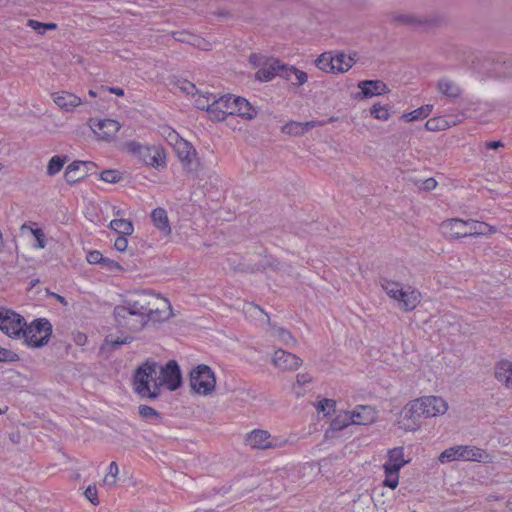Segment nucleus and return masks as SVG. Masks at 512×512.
<instances>
[{
  "label": "nucleus",
  "mask_w": 512,
  "mask_h": 512,
  "mask_svg": "<svg viewBox=\"0 0 512 512\" xmlns=\"http://www.w3.org/2000/svg\"><path fill=\"white\" fill-rule=\"evenodd\" d=\"M173 315L167 298L150 290H140L128 295L113 310L117 326L139 332L152 322H163Z\"/></svg>",
  "instance_id": "f257e3e1"
},
{
  "label": "nucleus",
  "mask_w": 512,
  "mask_h": 512,
  "mask_svg": "<svg viewBox=\"0 0 512 512\" xmlns=\"http://www.w3.org/2000/svg\"><path fill=\"white\" fill-rule=\"evenodd\" d=\"M181 385V372L175 360H170L165 366L152 359L139 365L133 375V389L141 398L156 399L161 394V388L170 391Z\"/></svg>",
  "instance_id": "f03ea898"
},
{
  "label": "nucleus",
  "mask_w": 512,
  "mask_h": 512,
  "mask_svg": "<svg viewBox=\"0 0 512 512\" xmlns=\"http://www.w3.org/2000/svg\"><path fill=\"white\" fill-rule=\"evenodd\" d=\"M381 287L387 296L396 302L397 307L404 312L415 310L422 300L419 290L412 286H404L394 280L383 279Z\"/></svg>",
  "instance_id": "7ed1b4c3"
},
{
  "label": "nucleus",
  "mask_w": 512,
  "mask_h": 512,
  "mask_svg": "<svg viewBox=\"0 0 512 512\" xmlns=\"http://www.w3.org/2000/svg\"><path fill=\"white\" fill-rule=\"evenodd\" d=\"M438 461L442 464L453 461L492 463L493 456L486 450L474 445H455L445 449L439 455Z\"/></svg>",
  "instance_id": "20e7f679"
},
{
  "label": "nucleus",
  "mask_w": 512,
  "mask_h": 512,
  "mask_svg": "<svg viewBox=\"0 0 512 512\" xmlns=\"http://www.w3.org/2000/svg\"><path fill=\"white\" fill-rule=\"evenodd\" d=\"M191 390L200 396H210L216 388V376L213 370L205 364H200L190 372Z\"/></svg>",
  "instance_id": "39448f33"
},
{
  "label": "nucleus",
  "mask_w": 512,
  "mask_h": 512,
  "mask_svg": "<svg viewBox=\"0 0 512 512\" xmlns=\"http://www.w3.org/2000/svg\"><path fill=\"white\" fill-rule=\"evenodd\" d=\"M244 312L250 317H261L262 320L268 325V328L266 329L267 333L271 337L281 342L283 345L293 347L297 344V341L292 333L283 327L272 324L269 316L259 306L253 303H248L244 306Z\"/></svg>",
  "instance_id": "423d86ee"
},
{
  "label": "nucleus",
  "mask_w": 512,
  "mask_h": 512,
  "mask_svg": "<svg viewBox=\"0 0 512 512\" xmlns=\"http://www.w3.org/2000/svg\"><path fill=\"white\" fill-rule=\"evenodd\" d=\"M52 335V325L47 319H36L26 326L22 336L28 346L38 348L46 345Z\"/></svg>",
  "instance_id": "0eeeda50"
},
{
  "label": "nucleus",
  "mask_w": 512,
  "mask_h": 512,
  "mask_svg": "<svg viewBox=\"0 0 512 512\" xmlns=\"http://www.w3.org/2000/svg\"><path fill=\"white\" fill-rule=\"evenodd\" d=\"M173 149L186 173L196 177L201 168V163L197 157L195 148L188 141L182 138L173 147Z\"/></svg>",
  "instance_id": "6e6552de"
},
{
  "label": "nucleus",
  "mask_w": 512,
  "mask_h": 512,
  "mask_svg": "<svg viewBox=\"0 0 512 512\" xmlns=\"http://www.w3.org/2000/svg\"><path fill=\"white\" fill-rule=\"evenodd\" d=\"M423 418L439 417L447 413L449 405L447 401L435 395L422 396L414 399Z\"/></svg>",
  "instance_id": "1a4fd4ad"
},
{
  "label": "nucleus",
  "mask_w": 512,
  "mask_h": 512,
  "mask_svg": "<svg viewBox=\"0 0 512 512\" xmlns=\"http://www.w3.org/2000/svg\"><path fill=\"white\" fill-rule=\"evenodd\" d=\"M245 442L252 449H276L286 445L287 441L273 437L267 430L255 429L248 433Z\"/></svg>",
  "instance_id": "9d476101"
},
{
  "label": "nucleus",
  "mask_w": 512,
  "mask_h": 512,
  "mask_svg": "<svg viewBox=\"0 0 512 512\" xmlns=\"http://www.w3.org/2000/svg\"><path fill=\"white\" fill-rule=\"evenodd\" d=\"M421 418H423L414 399L409 401L400 411L397 425L406 432H415L421 428Z\"/></svg>",
  "instance_id": "9b49d317"
},
{
  "label": "nucleus",
  "mask_w": 512,
  "mask_h": 512,
  "mask_svg": "<svg viewBox=\"0 0 512 512\" xmlns=\"http://www.w3.org/2000/svg\"><path fill=\"white\" fill-rule=\"evenodd\" d=\"M25 326L21 315L10 310H0V330L9 337L21 336Z\"/></svg>",
  "instance_id": "f8f14e48"
},
{
  "label": "nucleus",
  "mask_w": 512,
  "mask_h": 512,
  "mask_svg": "<svg viewBox=\"0 0 512 512\" xmlns=\"http://www.w3.org/2000/svg\"><path fill=\"white\" fill-rule=\"evenodd\" d=\"M235 95L226 94L216 97L210 110L212 121H224L228 116H234Z\"/></svg>",
  "instance_id": "ddd939ff"
},
{
  "label": "nucleus",
  "mask_w": 512,
  "mask_h": 512,
  "mask_svg": "<svg viewBox=\"0 0 512 512\" xmlns=\"http://www.w3.org/2000/svg\"><path fill=\"white\" fill-rule=\"evenodd\" d=\"M144 164L155 169L166 168V153L161 146H144L139 158Z\"/></svg>",
  "instance_id": "4468645a"
},
{
  "label": "nucleus",
  "mask_w": 512,
  "mask_h": 512,
  "mask_svg": "<svg viewBox=\"0 0 512 512\" xmlns=\"http://www.w3.org/2000/svg\"><path fill=\"white\" fill-rule=\"evenodd\" d=\"M91 128L99 140L111 142L115 139L121 125L116 120L104 119L93 123Z\"/></svg>",
  "instance_id": "2eb2a0df"
},
{
  "label": "nucleus",
  "mask_w": 512,
  "mask_h": 512,
  "mask_svg": "<svg viewBox=\"0 0 512 512\" xmlns=\"http://www.w3.org/2000/svg\"><path fill=\"white\" fill-rule=\"evenodd\" d=\"M272 363L282 371H295L302 365V359L293 353L278 349L272 356Z\"/></svg>",
  "instance_id": "dca6fc26"
},
{
  "label": "nucleus",
  "mask_w": 512,
  "mask_h": 512,
  "mask_svg": "<svg viewBox=\"0 0 512 512\" xmlns=\"http://www.w3.org/2000/svg\"><path fill=\"white\" fill-rule=\"evenodd\" d=\"M440 230L444 237L451 240L467 237L466 220L460 218L444 220L440 224Z\"/></svg>",
  "instance_id": "f3484780"
},
{
  "label": "nucleus",
  "mask_w": 512,
  "mask_h": 512,
  "mask_svg": "<svg viewBox=\"0 0 512 512\" xmlns=\"http://www.w3.org/2000/svg\"><path fill=\"white\" fill-rule=\"evenodd\" d=\"M53 102L63 111L72 112L83 104V100L69 91H58L51 94Z\"/></svg>",
  "instance_id": "a211bd4d"
},
{
  "label": "nucleus",
  "mask_w": 512,
  "mask_h": 512,
  "mask_svg": "<svg viewBox=\"0 0 512 512\" xmlns=\"http://www.w3.org/2000/svg\"><path fill=\"white\" fill-rule=\"evenodd\" d=\"M283 64L284 63L276 58H268L265 60L262 67L256 71L255 79L262 82L271 81L276 75L280 76V73L283 69Z\"/></svg>",
  "instance_id": "6ab92c4d"
},
{
  "label": "nucleus",
  "mask_w": 512,
  "mask_h": 512,
  "mask_svg": "<svg viewBox=\"0 0 512 512\" xmlns=\"http://www.w3.org/2000/svg\"><path fill=\"white\" fill-rule=\"evenodd\" d=\"M360 89V98H370L373 96L383 95L389 92L387 85L380 80H364L358 83Z\"/></svg>",
  "instance_id": "aec40b11"
},
{
  "label": "nucleus",
  "mask_w": 512,
  "mask_h": 512,
  "mask_svg": "<svg viewBox=\"0 0 512 512\" xmlns=\"http://www.w3.org/2000/svg\"><path fill=\"white\" fill-rule=\"evenodd\" d=\"M171 35L174 40L190 44L201 50H210L212 47L211 43L208 40L186 30L174 31L171 33Z\"/></svg>",
  "instance_id": "412c9836"
},
{
  "label": "nucleus",
  "mask_w": 512,
  "mask_h": 512,
  "mask_svg": "<svg viewBox=\"0 0 512 512\" xmlns=\"http://www.w3.org/2000/svg\"><path fill=\"white\" fill-rule=\"evenodd\" d=\"M350 412L354 425H370L377 418L376 410L369 405H358Z\"/></svg>",
  "instance_id": "4be33fe9"
},
{
  "label": "nucleus",
  "mask_w": 512,
  "mask_h": 512,
  "mask_svg": "<svg viewBox=\"0 0 512 512\" xmlns=\"http://www.w3.org/2000/svg\"><path fill=\"white\" fill-rule=\"evenodd\" d=\"M234 102V116H238L246 121H251L257 117V107L253 106L247 99L235 95Z\"/></svg>",
  "instance_id": "5701e85b"
},
{
  "label": "nucleus",
  "mask_w": 512,
  "mask_h": 512,
  "mask_svg": "<svg viewBox=\"0 0 512 512\" xmlns=\"http://www.w3.org/2000/svg\"><path fill=\"white\" fill-rule=\"evenodd\" d=\"M151 220L154 227L164 236L171 235L172 229L168 218V213L164 208L158 207L151 212Z\"/></svg>",
  "instance_id": "b1692460"
},
{
  "label": "nucleus",
  "mask_w": 512,
  "mask_h": 512,
  "mask_svg": "<svg viewBox=\"0 0 512 512\" xmlns=\"http://www.w3.org/2000/svg\"><path fill=\"white\" fill-rule=\"evenodd\" d=\"M407 463H409V460L405 459L404 447H395L388 450L383 468L400 471Z\"/></svg>",
  "instance_id": "393cba45"
},
{
  "label": "nucleus",
  "mask_w": 512,
  "mask_h": 512,
  "mask_svg": "<svg viewBox=\"0 0 512 512\" xmlns=\"http://www.w3.org/2000/svg\"><path fill=\"white\" fill-rule=\"evenodd\" d=\"M280 77L298 86L305 85L308 82V74L294 65L283 64Z\"/></svg>",
  "instance_id": "a878e982"
},
{
  "label": "nucleus",
  "mask_w": 512,
  "mask_h": 512,
  "mask_svg": "<svg viewBox=\"0 0 512 512\" xmlns=\"http://www.w3.org/2000/svg\"><path fill=\"white\" fill-rule=\"evenodd\" d=\"M323 125L320 121L297 122L290 121L282 127V132L287 135L301 136L307 131Z\"/></svg>",
  "instance_id": "bb28decb"
},
{
  "label": "nucleus",
  "mask_w": 512,
  "mask_h": 512,
  "mask_svg": "<svg viewBox=\"0 0 512 512\" xmlns=\"http://www.w3.org/2000/svg\"><path fill=\"white\" fill-rule=\"evenodd\" d=\"M467 237L488 236L497 232L496 228L488 223L477 220H466Z\"/></svg>",
  "instance_id": "cd10ccee"
},
{
  "label": "nucleus",
  "mask_w": 512,
  "mask_h": 512,
  "mask_svg": "<svg viewBox=\"0 0 512 512\" xmlns=\"http://www.w3.org/2000/svg\"><path fill=\"white\" fill-rule=\"evenodd\" d=\"M495 378L507 389H512V362L501 360L495 365Z\"/></svg>",
  "instance_id": "c85d7f7f"
},
{
  "label": "nucleus",
  "mask_w": 512,
  "mask_h": 512,
  "mask_svg": "<svg viewBox=\"0 0 512 512\" xmlns=\"http://www.w3.org/2000/svg\"><path fill=\"white\" fill-rule=\"evenodd\" d=\"M437 90L449 99H457L462 94L461 87L454 80L447 77L438 80Z\"/></svg>",
  "instance_id": "c756f323"
},
{
  "label": "nucleus",
  "mask_w": 512,
  "mask_h": 512,
  "mask_svg": "<svg viewBox=\"0 0 512 512\" xmlns=\"http://www.w3.org/2000/svg\"><path fill=\"white\" fill-rule=\"evenodd\" d=\"M87 165L84 161H74L70 163L64 172V179L67 183L73 184L83 179L86 176V172L82 170V167Z\"/></svg>",
  "instance_id": "7c9ffc66"
},
{
  "label": "nucleus",
  "mask_w": 512,
  "mask_h": 512,
  "mask_svg": "<svg viewBox=\"0 0 512 512\" xmlns=\"http://www.w3.org/2000/svg\"><path fill=\"white\" fill-rule=\"evenodd\" d=\"M334 74L348 72L355 63V58L351 55H347L344 52L332 53Z\"/></svg>",
  "instance_id": "2f4dec72"
},
{
  "label": "nucleus",
  "mask_w": 512,
  "mask_h": 512,
  "mask_svg": "<svg viewBox=\"0 0 512 512\" xmlns=\"http://www.w3.org/2000/svg\"><path fill=\"white\" fill-rule=\"evenodd\" d=\"M392 22L399 24V25H405L410 27H416L420 26L425 23V21L417 16L414 13L410 12H398L392 15L391 18Z\"/></svg>",
  "instance_id": "473e14b6"
},
{
  "label": "nucleus",
  "mask_w": 512,
  "mask_h": 512,
  "mask_svg": "<svg viewBox=\"0 0 512 512\" xmlns=\"http://www.w3.org/2000/svg\"><path fill=\"white\" fill-rule=\"evenodd\" d=\"M67 161L68 157L66 155H54L47 163L46 174L50 177L57 175Z\"/></svg>",
  "instance_id": "72a5a7b5"
},
{
  "label": "nucleus",
  "mask_w": 512,
  "mask_h": 512,
  "mask_svg": "<svg viewBox=\"0 0 512 512\" xmlns=\"http://www.w3.org/2000/svg\"><path fill=\"white\" fill-rule=\"evenodd\" d=\"M315 66L325 72V73H332L334 74V64H333V58H332V52H324L320 54L314 61Z\"/></svg>",
  "instance_id": "f704fd0d"
},
{
  "label": "nucleus",
  "mask_w": 512,
  "mask_h": 512,
  "mask_svg": "<svg viewBox=\"0 0 512 512\" xmlns=\"http://www.w3.org/2000/svg\"><path fill=\"white\" fill-rule=\"evenodd\" d=\"M433 110V105L427 104L415 109L412 112L403 114L402 118L407 122L417 121L427 118Z\"/></svg>",
  "instance_id": "c9c22d12"
},
{
  "label": "nucleus",
  "mask_w": 512,
  "mask_h": 512,
  "mask_svg": "<svg viewBox=\"0 0 512 512\" xmlns=\"http://www.w3.org/2000/svg\"><path fill=\"white\" fill-rule=\"evenodd\" d=\"M109 226L112 230L124 236L131 235L134 231L132 222L127 219H114Z\"/></svg>",
  "instance_id": "e433bc0d"
},
{
  "label": "nucleus",
  "mask_w": 512,
  "mask_h": 512,
  "mask_svg": "<svg viewBox=\"0 0 512 512\" xmlns=\"http://www.w3.org/2000/svg\"><path fill=\"white\" fill-rule=\"evenodd\" d=\"M350 425H354L350 411H340L331 422L333 430H342Z\"/></svg>",
  "instance_id": "4c0bfd02"
},
{
  "label": "nucleus",
  "mask_w": 512,
  "mask_h": 512,
  "mask_svg": "<svg viewBox=\"0 0 512 512\" xmlns=\"http://www.w3.org/2000/svg\"><path fill=\"white\" fill-rule=\"evenodd\" d=\"M194 104L198 109L205 110L208 113V116L210 117V110L213 105V100L216 99V96L211 93H205V94H196L194 95Z\"/></svg>",
  "instance_id": "58836bf2"
},
{
  "label": "nucleus",
  "mask_w": 512,
  "mask_h": 512,
  "mask_svg": "<svg viewBox=\"0 0 512 512\" xmlns=\"http://www.w3.org/2000/svg\"><path fill=\"white\" fill-rule=\"evenodd\" d=\"M138 413L144 421L152 424H156L161 418V414L157 410L145 404L139 405Z\"/></svg>",
  "instance_id": "ea45409f"
},
{
  "label": "nucleus",
  "mask_w": 512,
  "mask_h": 512,
  "mask_svg": "<svg viewBox=\"0 0 512 512\" xmlns=\"http://www.w3.org/2000/svg\"><path fill=\"white\" fill-rule=\"evenodd\" d=\"M450 123L444 117H433L426 121L425 128L428 131H444L450 127Z\"/></svg>",
  "instance_id": "a19ab883"
},
{
  "label": "nucleus",
  "mask_w": 512,
  "mask_h": 512,
  "mask_svg": "<svg viewBox=\"0 0 512 512\" xmlns=\"http://www.w3.org/2000/svg\"><path fill=\"white\" fill-rule=\"evenodd\" d=\"M22 230L29 229L31 234L33 235L35 239V244H33L34 248L37 249H44L46 247L47 237L44 233V231L40 228H32L24 224L21 227Z\"/></svg>",
  "instance_id": "79ce46f5"
},
{
  "label": "nucleus",
  "mask_w": 512,
  "mask_h": 512,
  "mask_svg": "<svg viewBox=\"0 0 512 512\" xmlns=\"http://www.w3.org/2000/svg\"><path fill=\"white\" fill-rule=\"evenodd\" d=\"M385 478L383 480V486L395 489L399 484V472L397 470L383 468Z\"/></svg>",
  "instance_id": "37998d69"
},
{
  "label": "nucleus",
  "mask_w": 512,
  "mask_h": 512,
  "mask_svg": "<svg viewBox=\"0 0 512 512\" xmlns=\"http://www.w3.org/2000/svg\"><path fill=\"white\" fill-rule=\"evenodd\" d=\"M370 113L377 120L387 121L390 118V107L377 103L372 106Z\"/></svg>",
  "instance_id": "c03bdc74"
},
{
  "label": "nucleus",
  "mask_w": 512,
  "mask_h": 512,
  "mask_svg": "<svg viewBox=\"0 0 512 512\" xmlns=\"http://www.w3.org/2000/svg\"><path fill=\"white\" fill-rule=\"evenodd\" d=\"M27 26L35 30L39 34H44L47 30L57 29L56 23H42L33 19L27 21Z\"/></svg>",
  "instance_id": "a18cd8bd"
},
{
  "label": "nucleus",
  "mask_w": 512,
  "mask_h": 512,
  "mask_svg": "<svg viewBox=\"0 0 512 512\" xmlns=\"http://www.w3.org/2000/svg\"><path fill=\"white\" fill-rule=\"evenodd\" d=\"M161 135L165 138L169 145L174 147L182 137L170 127H162Z\"/></svg>",
  "instance_id": "49530a36"
},
{
  "label": "nucleus",
  "mask_w": 512,
  "mask_h": 512,
  "mask_svg": "<svg viewBox=\"0 0 512 512\" xmlns=\"http://www.w3.org/2000/svg\"><path fill=\"white\" fill-rule=\"evenodd\" d=\"M336 402L332 399H322L320 400L317 405L316 409L318 412H323L326 415H329L331 412L335 411Z\"/></svg>",
  "instance_id": "de8ad7c7"
},
{
  "label": "nucleus",
  "mask_w": 512,
  "mask_h": 512,
  "mask_svg": "<svg viewBox=\"0 0 512 512\" xmlns=\"http://www.w3.org/2000/svg\"><path fill=\"white\" fill-rule=\"evenodd\" d=\"M100 178L107 183H117L122 179V175L117 170H105L100 174Z\"/></svg>",
  "instance_id": "09e8293b"
},
{
  "label": "nucleus",
  "mask_w": 512,
  "mask_h": 512,
  "mask_svg": "<svg viewBox=\"0 0 512 512\" xmlns=\"http://www.w3.org/2000/svg\"><path fill=\"white\" fill-rule=\"evenodd\" d=\"M119 473V467L116 462H111L109 465L108 474L104 477V483L109 485L116 484V477Z\"/></svg>",
  "instance_id": "8fccbe9b"
},
{
  "label": "nucleus",
  "mask_w": 512,
  "mask_h": 512,
  "mask_svg": "<svg viewBox=\"0 0 512 512\" xmlns=\"http://www.w3.org/2000/svg\"><path fill=\"white\" fill-rule=\"evenodd\" d=\"M100 266L102 269L106 270L107 272H112V273L123 270L122 266L118 262H116L112 259L106 258V257L103 258Z\"/></svg>",
  "instance_id": "3c124183"
},
{
  "label": "nucleus",
  "mask_w": 512,
  "mask_h": 512,
  "mask_svg": "<svg viewBox=\"0 0 512 512\" xmlns=\"http://www.w3.org/2000/svg\"><path fill=\"white\" fill-rule=\"evenodd\" d=\"M19 360V356L8 349L0 346V362H16Z\"/></svg>",
  "instance_id": "603ef678"
},
{
  "label": "nucleus",
  "mask_w": 512,
  "mask_h": 512,
  "mask_svg": "<svg viewBox=\"0 0 512 512\" xmlns=\"http://www.w3.org/2000/svg\"><path fill=\"white\" fill-rule=\"evenodd\" d=\"M143 148H144V146L141 145L140 143L136 142V141H129V142L125 143V149L129 153H131L134 156H136L138 159L141 156Z\"/></svg>",
  "instance_id": "864d4df0"
},
{
  "label": "nucleus",
  "mask_w": 512,
  "mask_h": 512,
  "mask_svg": "<svg viewBox=\"0 0 512 512\" xmlns=\"http://www.w3.org/2000/svg\"><path fill=\"white\" fill-rule=\"evenodd\" d=\"M84 495L87 500H89L93 505H98L100 503L98 498V491L95 485H90L86 488Z\"/></svg>",
  "instance_id": "5fc2aeb1"
},
{
  "label": "nucleus",
  "mask_w": 512,
  "mask_h": 512,
  "mask_svg": "<svg viewBox=\"0 0 512 512\" xmlns=\"http://www.w3.org/2000/svg\"><path fill=\"white\" fill-rule=\"evenodd\" d=\"M103 258L104 256L102 255V253L97 250L89 251L86 255V260L90 264L101 265Z\"/></svg>",
  "instance_id": "6e6d98bb"
},
{
  "label": "nucleus",
  "mask_w": 512,
  "mask_h": 512,
  "mask_svg": "<svg viewBox=\"0 0 512 512\" xmlns=\"http://www.w3.org/2000/svg\"><path fill=\"white\" fill-rule=\"evenodd\" d=\"M114 247L117 251L119 252H124L126 251L127 247H128V240L126 238V236L124 235H120L118 236L116 239H115V242H114Z\"/></svg>",
  "instance_id": "4d7b16f0"
},
{
  "label": "nucleus",
  "mask_w": 512,
  "mask_h": 512,
  "mask_svg": "<svg viewBox=\"0 0 512 512\" xmlns=\"http://www.w3.org/2000/svg\"><path fill=\"white\" fill-rule=\"evenodd\" d=\"M268 58L267 57H264L260 54H251L250 57H249V62L255 66V67H262V65L264 64L265 60H267Z\"/></svg>",
  "instance_id": "13d9d810"
},
{
  "label": "nucleus",
  "mask_w": 512,
  "mask_h": 512,
  "mask_svg": "<svg viewBox=\"0 0 512 512\" xmlns=\"http://www.w3.org/2000/svg\"><path fill=\"white\" fill-rule=\"evenodd\" d=\"M311 380H312L311 376L307 373H300V374H297V376H296V381L299 385L307 384V383L311 382Z\"/></svg>",
  "instance_id": "bf43d9fd"
},
{
  "label": "nucleus",
  "mask_w": 512,
  "mask_h": 512,
  "mask_svg": "<svg viewBox=\"0 0 512 512\" xmlns=\"http://www.w3.org/2000/svg\"><path fill=\"white\" fill-rule=\"evenodd\" d=\"M132 339L133 338L131 336H125L122 339H117V340L111 341V345L113 347H118V346H120L122 344H129V343H131Z\"/></svg>",
  "instance_id": "052dcab7"
},
{
  "label": "nucleus",
  "mask_w": 512,
  "mask_h": 512,
  "mask_svg": "<svg viewBox=\"0 0 512 512\" xmlns=\"http://www.w3.org/2000/svg\"><path fill=\"white\" fill-rule=\"evenodd\" d=\"M437 186V181L434 178L426 179L424 182V188L426 190H433Z\"/></svg>",
  "instance_id": "680f3d73"
},
{
  "label": "nucleus",
  "mask_w": 512,
  "mask_h": 512,
  "mask_svg": "<svg viewBox=\"0 0 512 512\" xmlns=\"http://www.w3.org/2000/svg\"><path fill=\"white\" fill-rule=\"evenodd\" d=\"M503 146H504V144L500 140H498V141H490V142H486L485 143V147L487 149H498V148L503 147Z\"/></svg>",
  "instance_id": "e2e57ef3"
},
{
  "label": "nucleus",
  "mask_w": 512,
  "mask_h": 512,
  "mask_svg": "<svg viewBox=\"0 0 512 512\" xmlns=\"http://www.w3.org/2000/svg\"><path fill=\"white\" fill-rule=\"evenodd\" d=\"M109 92H111L112 94H115L117 96H124V90L122 88H119V87H110L108 88Z\"/></svg>",
  "instance_id": "0e129e2a"
},
{
  "label": "nucleus",
  "mask_w": 512,
  "mask_h": 512,
  "mask_svg": "<svg viewBox=\"0 0 512 512\" xmlns=\"http://www.w3.org/2000/svg\"><path fill=\"white\" fill-rule=\"evenodd\" d=\"M87 340V337L84 334H78L75 338V341L79 345H84Z\"/></svg>",
  "instance_id": "69168bd1"
},
{
  "label": "nucleus",
  "mask_w": 512,
  "mask_h": 512,
  "mask_svg": "<svg viewBox=\"0 0 512 512\" xmlns=\"http://www.w3.org/2000/svg\"><path fill=\"white\" fill-rule=\"evenodd\" d=\"M184 90H186L188 93H191L193 90H195V86L192 83H188L186 87H184Z\"/></svg>",
  "instance_id": "338daca9"
},
{
  "label": "nucleus",
  "mask_w": 512,
  "mask_h": 512,
  "mask_svg": "<svg viewBox=\"0 0 512 512\" xmlns=\"http://www.w3.org/2000/svg\"><path fill=\"white\" fill-rule=\"evenodd\" d=\"M57 299L61 302L66 304L65 298L63 296L57 295Z\"/></svg>",
  "instance_id": "774afa93"
}]
</instances>
